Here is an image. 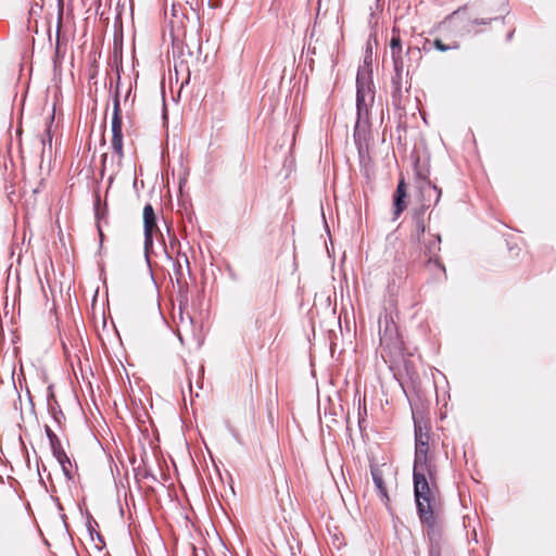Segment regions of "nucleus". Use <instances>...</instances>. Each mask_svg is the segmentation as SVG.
Segmentation results:
<instances>
[{
    "instance_id": "obj_1",
    "label": "nucleus",
    "mask_w": 556,
    "mask_h": 556,
    "mask_svg": "<svg viewBox=\"0 0 556 556\" xmlns=\"http://www.w3.org/2000/svg\"><path fill=\"white\" fill-rule=\"evenodd\" d=\"M414 493L419 518L428 528L430 535L437 530L438 516L435 513L438 484L437 481H414Z\"/></svg>"
},
{
    "instance_id": "obj_2",
    "label": "nucleus",
    "mask_w": 556,
    "mask_h": 556,
    "mask_svg": "<svg viewBox=\"0 0 556 556\" xmlns=\"http://www.w3.org/2000/svg\"><path fill=\"white\" fill-rule=\"evenodd\" d=\"M438 468L433 457L414 460V481H437Z\"/></svg>"
},
{
    "instance_id": "obj_3",
    "label": "nucleus",
    "mask_w": 556,
    "mask_h": 556,
    "mask_svg": "<svg viewBox=\"0 0 556 556\" xmlns=\"http://www.w3.org/2000/svg\"><path fill=\"white\" fill-rule=\"evenodd\" d=\"M112 149L118 155L123 157V134H122V117L119 111V101L115 99L113 117H112Z\"/></svg>"
},
{
    "instance_id": "obj_4",
    "label": "nucleus",
    "mask_w": 556,
    "mask_h": 556,
    "mask_svg": "<svg viewBox=\"0 0 556 556\" xmlns=\"http://www.w3.org/2000/svg\"><path fill=\"white\" fill-rule=\"evenodd\" d=\"M417 188L420 193V201L424 207H430L437 204L441 198V190L432 185L427 178H419L417 180Z\"/></svg>"
},
{
    "instance_id": "obj_5",
    "label": "nucleus",
    "mask_w": 556,
    "mask_h": 556,
    "mask_svg": "<svg viewBox=\"0 0 556 556\" xmlns=\"http://www.w3.org/2000/svg\"><path fill=\"white\" fill-rule=\"evenodd\" d=\"M143 227H144V251L149 254L153 244V231L156 229V216L151 204L143 207Z\"/></svg>"
},
{
    "instance_id": "obj_6",
    "label": "nucleus",
    "mask_w": 556,
    "mask_h": 556,
    "mask_svg": "<svg viewBox=\"0 0 556 556\" xmlns=\"http://www.w3.org/2000/svg\"><path fill=\"white\" fill-rule=\"evenodd\" d=\"M390 47H391L392 58H393V62H394V70H395V77L393 78V84L397 85L396 88L400 89L399 80L401 79V76H402L403 63L401 60L402 42H401V38L399 35H393V37L391 38V41H390Z\"/></svg>"
},
{
    "instance_id": "obj_7",
    "label": "nucleus",
    "mask_w": 556,
    "mask_h": 556,
    "mask_svg": "<svg viewBox=\"0 0 556 556\" xmlns=\"http://www.w3.org/2000/svg\"><path fill=\"white\" fill-rule=\"evenodd\" d=\"M429 451V437L421 431L420 427L415 426V459L430 458Z\"/></svg>"
},
{
    "instance_id": "obj_8",
    "label": "nucleus",
    "mask_w": 556,
    "mask_h": 556,
    "mask_svg": "<svg viewBox=\"0 0 556 556\" xmlns=\"http://www.w3.org/2000/svg\"><path fill=\"white\" fill-rule=\"evenodd\" d=\"M406 188L403 180H401L397 185L395 194H394V215L399 217L401 213L406 208Z\"/></svg>"
},
{
    "instance_id": "obj_9",
    "label": "nucleus",
    "mask_w": 556,
    "mask_h": 556,
    "mask_svg": "<svg viewBox=\"0 0 556 556\" xmlns=\"http://www.w3.org/2000/svg\"><path fill=\"white\" fill-rule=\"evenodd\" d=\"M357 93L358 96H364L368 99H374V93L370 87V83L368 79V75L364 71H359L357 74Z\"/></svg>"
},
{
    "instance_id": "obj_10",
    "label": "nucleus",
    "mask_w": 556,
    "mask_h": 556,
    "mask_svg": "<svg viewBox=\"0 0 556 556\" xmlns=\"http://www.w3.org/2000/svg\"><path fill=\"white\" fill-rule=\"evenodd\" d=\"M371 476H372V480H374L375 485L378 489L380 495L383 498L388 500L387 489L384 486V482H383V478H382L381 471L379 469H377V468H372L371 469Z\"/></svg>"
},
{
    "instance_id": "obj_11",
    "label": "nucleus",
    "mask_w": 556,
    "mask_h": 556,
    "mask_svg": "<svg viewBox=\"0 0 556 556\" xmlns=\"http://www.w3.org/2000/svg\"><path fill=\"white\" fill-rule=\"evenodd\" d=\"M46 433H47V437L49 439L50 446H51L53 455H56L58 452L64 451L62 448V445H61V442H60L59 438L56 437V434L49 427H46Z\"/></svg>"
},
{
    "instance_id": "obj_12",
    "label": "nucleus",
    "mask_w": 556,
    "mask_h": 556,
    "mask_svg": "<svg viewBox=\"0 0 556 556\" xmlns=\"http://www.w3.org/2000/svg\"><path fill=\"white\" fill-rule=\"evenodd\" d=\"M439 243H440V237H438V238L433 239V240L429 243V245H428V248H427L428 253H429V260H428V262H429V264H432V263H433L434 265L441 266V265L439 264V262H438V258H437V251H439V250H440V248H439Z\"/></svg>"
},
{
    "instance_id": "obj_13",
    "label": "nucleus",
    "mask_w": 556,
    "mask_h": 556,
    "mask_svg": "<svg viewBox=\"0 0 556 556\" xmlns=\"http://www.w3.org/2000/svg\"><path fill=\"white\" fill-rule=\"evenodd\" d=\"M54 457L58 459L60 466L62 467L64 475L70 476L72 464L66 453L64 451L58 452V454L54 455Z\"/></svg>"
},
{
    "instance_id": "obj_14",
    "label": "nucleus",
    "mask_w": 556,
    "mask_h": 556,
    "mask_svg": "<svg viewBox=\"0 0 556 556\" xmlns=\"http://www.w3.org/2000/svg\"><path fill=\"white\" fill-rule=\"evenodd\" d=\"M371 99L366 97L356 94V106L358 115L361 116L363 112H367L368 104L371 102Z\"/></svg>"
},
{
    "instance_id": "obj_15",
    "label": "nucleus",
    "mask_w": 556,
    "mask_h": 556,
    "mask_svg": "<svg viewBox=\"0 0 556 556\" xmlns=\"http://www.w3.org/2000/svg\"><path fill=\"white\" fill-rule=\"evenodd\" d=\"M433 45H434L435 49H438L439 51H442V52L447 51L452 48V47L444 45L442 42V40H440V39H435ZM453 48L456 49L457 46H454Z\"/></svg>"
},
{
    "instance_id": "obj_16",
    "label": "nucleus",
    "mask_w": 556,
    "mask_h": 556,
    "mask_svg": "<svg viewBox=\"0 0 556 556\" xmlns=\"http://www.w3.org/2000/svg\"><path fill=\"white\" fill-rule=\"evenodd\" d=\"M51 142H52V137H51L50 129L48 128L47 129V139L42 140V144L45 147L48 143L51 147Z\"/></svg>"
},
{
    "instance_id": "obj_17",
    "label": "nucleus",
    "mask_w": 556,
    "mask_h": 556,
    "mask_svg": "<svg viewBox=\"0 0 556 556\" xmlns=\"http://www.w3.org/2000/svg\"><path fill=\"white\" fill-rule=\"evenodd\" d=\"M380 342H381V344L386 343L387 345H390V342H389L386 333L380 336Z\"/></svg>"
},
{
    "instance_id": "obj_18",
    "label": "nucleus",
    "mask_w": 556,
    "mask_h": 556,
    "mask_svg": "<svg viewBox=\"0 0 556 556\" xmlns=\"http://www.w3.org/2000/svg\"><path fill=\"white\" fill-rule=\"evenodd\" d=\"M417 230H418V232H421V233L425 231V226L421 222L417 223Z\"/></svg>"
},
{
    "instance_id": "obj_19",
    "label": "nucleus",
    "mask_w": 556,
    "mask_h": 556,
    "mask_svg": "<svg viewBox=\"0 0 556 556\" xmlns=\"http://www.w3.org/2000/svg\"><path fill=\"white\" fill-rule=\"evenodd\" d=\"M488 23H489V22H488V21H485V20H476V21H473V24H483V25H485V24H488Z\"/></svg>"
}]
</instances>
